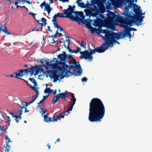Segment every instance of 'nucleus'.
I'll return each instance as SVG.
<instances>
[{
    "mask_svg": "<svg viewBox=\"0 0 152 152\" xmlns=\"http://www.w3.org/2000/svg\"><path fill=\"white\" fill-rule=\"evenodd\" d=\"M69 65L66 64L63 66L65 69H67L69 74L72 75L73 74L75 76H80L82 73L81 67L79 61L73 58L72 61H70Z\"/></svg>",
    "mask_w": 152,
    "mask_h": 152,
    "instance_id": "nucleus-4",
    "label": "nucleus"
},
{
    "mask_svg": "<svg viewBox=\"0 0 152 152\" xmlns=\"http://www.w3.org/2000/svg\"><path fill=\"white\" fill-rule=\"evenodd\" d=\"M14 74H14V73L13 74H10L9 75H8V76H7V77H15V75H14Z\"/></svg>",
    "mask_w": 152,
    "mask_h": 152,
    "instance_id": "nucleus-62",
    "label": "nucleus"
},
{
    "mask_svg": "<svg viewBox=\"0 0 152 152\" xmlns=\"http://www.w3.org/2000/svg\"><path fill=\"white\" fill-rule=\"evenodd\" d=\"M21 115L20 114H19L18 115H16V118H15V119L16 121V122L18 123L19 122V120L18 119V118L19 120H21Z\"/></svg>",
    "mask_w": 152,
    "mask_h": 152,
    "instance_id": "nucleus-35",
    "label": "nucleus"
},
{
    "mask_svg": "<svg viewBox=\"0 0 152 152\" xmlns=\"http://www.w3.org/2000/svg\"><path fill=\"white\" fill-rule=\"evenodd\" d=\"M22 69L23 71V72H24L25 73L27 74V73L31 71L30 70H31V68H29L27 69Z\"/></svg>",
    "mask_w": 152,
    "mask_h": 152,
    "instance_id": "nucleus-36",
    "label": "nucleus"
},
{
    "mask_svg": "<svg viewBox=\"0 0 152 152\" xmlns=\"http://www.w3.org/2000/svg\"><path fill=\"white\" fill-rule=\"evenodd\" d=\"M28 80H30L34 85V86H37V83L34 78H29Z\"/></svg>",
    "mask_w": 152,
    "mask_h": 152,
    "instance_id": "nucleus-31",
    "label": "nucleus"
},
{
    "mask_svg": "<svg viewBox=\"0 0 152 152\" xmlns=\"http://www.w3.org/2000/svg\"><path fill=\"white\" fill-rule=\"evenodd\" d=\"M48 95L43 96L42 99H43L45 101V100L48 98Z\"/></svg>",
    "mask_w": 152,
    "mask_h": 152,
    "instance_id": "nucleus-61",
    "label": "nucleus"
},
{
    "mask_svg": "<svg viewBox=\"0 0 152 152\" xmlns=\"http://www.w3.org/2000/svg\"><path fill=\"white\" fill-rule=\"evenodd\" d=\"M50 4H49V3L48 4L46 2V4L45 5L44 10H47V9L50 7Z\"/></svg>",
    "mask_w": 152,
    "mask_h": 152,
    "instance_id": "nucleus-42",
    "label": "nucleus"
},
{
    "mask_svg": "<svg viewBox=\"0 0 152 152\" xmlns=\"http://www.w3.org/2000/svg\"><path fill=\"white\" fill-rule=\"evenodd\" d=\"M65 67L62 65L58 66V69L59 71L60 72H58L57 74L60 75H57V76L59 77V81H60L61 80L63 79L64 77H68L70 76H72L71 74H69V72L67 70V69H65Z\"/></svg>",
    "mask_w": 152,
    "mask_h": 152,
    "instance_id": "nucleus-9",
    "label": "nucleus"
},
{
    "mask_svg": "<svg viewBox=\"0 0 152 152\" xmlns=\"http://www.w3.org/2000/svg\"><path fill=\"white\" fill-rule=\"evenodd\" d=\"M53 91V90L51 89L50 87H49L48 89H45L44 91V93L45 94H48V95H49V94Z\"/></svg>",
    "mask_w": 152,
    "mask_h": 152,
    "instance_id": "nucleus-27",
    "label": "nucleus"
},
{
    "mask_svg": "<svg viewBox=\"0 0 152 152\" xmlns=\"http://www.w3.org/2000/svg\"><path fill=\"white\" fill-rule=\"evenodd\" d=\"M84 11L86 17L90 18L91 17H95L104 13V6H99V7L94 6L93 8L91 7H86L84 10Z\"/></svg>",
    "mask_w": 152,
    "mask_h": 152,
    "instance_id": "nucleus-5",
    "label": "nucleus"
},
{
    "mask_svg": "<svg viewBox=\"0 0 152 152\" xmlns=\"http://www.w3.org/2000/svg\"><path fill=\"white\" fill-rule=\"evenodd\" d=\"M42 67L43 66L41 65H36V66H34L33 68L35 70H38L39 71V70L42 68Z\"/></svg>",
    "mask_w": 152,
    "mask_h": 152,
    "instance_id": "nucleus-33",
    "label": "nucleus"
},
{
    "mask_svg": "<svg viewBox=\"0 0 152 152\" xmlns=\"http://www.w3.org/2000/svg\"><path fill=\"white\" fill-rule=\"evenodd\" d=\"M21 103L22 105H24L26 107H27L30 104H29L28 102H25L24 101L21 102Z\"/></svg>",
    "mask_w": 152,
    "mask_h": 152,
    "instance_id": "nucleus-41",
    "label": "nucleus"
},
{
    "mask_svg": "<svg viewBox=\"0 0 152 152\" xmlns=\"http://www.w3.org/2000/svg\"><path fill=\"white\" fill-rule=\"evenodd\" d=\"M29 14L31 15L35 20H37L35 17V16L37 15L36 14H34V13L30 12H29Z\"/></svg>",
    "mask_w": 152,
    "mask_h": 152,
    "instance_id": "nucleus-43",
    "label": "nucleus"
},
{
    "mask_svg": "<svg viewBox=\"0 0 152 152\" xmlns=\"http://www.w3.org/2000/svg\"><path fill=\"white\" fill-rule=\"evenodd\" d=\"M46 4L45 1L42 3L40 5V6L41 7V9H42L43 8V7H45V5Z\"/></svg>",
    "mask_w": 152,
    "mask_h": 152,
    "instance_id": "nucleus-48",
    "label": "nucleus"
},
{
    "mask_svg": "<svg viewBox=\"0 0 152 152\" xmlns=\"http://www.w3.org/2000/svg\"><path fill=\"white\" fill-rule=\"evenodd\" d=\"M5 139L6 140H7V142L6 143H9L10 142H12V141H10V139L8 137V136L7 135H6V136L5 137Z\"/></svg>",
    "mask_w": 152,
    "mask_h": 152,
    "instance_id": "nucleus-47",
    "label": "nucleus"
},
{
    "mask_svg": "<svg viewBox=\"0 0 152 152\" xmlns=\"http://www.w3.org/2000/svg\"><path fill=\"white\" fill-rule=\"evenodd\" d=\"M95 17L96 18L94 19H90L91 18L88 17V18L86 19V21L88 23H90L91 24L92 22H93L92 23V25L95 26V27H97V24L96 23L97 22L99 21V20L102 21V20H103V19H104V16L102 14L100 15H98L97 16H95Z\"/></svg>",
    "mask_w": 152,
    "mask_h": 152,
    "instance_id": "nucleus-11",
    "label": "nucleus"
},
{
    "mask_svg": "<svg viewBox=\"0 0 152 152\" xmlns=\"http://www.w3.org/2000/svg\"><path fill=\"white\" fill-rule=\"evenodd\" d=\"M9 114H10L11 115H12V117L13 118H16V115H15V114H14L13 113H11V112H9Z\"/></svg>",
    "mask_w": 152,
    "mask_h": 152,
    "instance_id": "nucleus-55",
    "label": "nucleus"
},
{
    "mask_svg": "<svg viewBox=\"0 0 152 152\" xmlns=\"http://www.w3.org/2000/svg\"><path fill=\"white\" fill-rule=\"evenodd\" d=\"M78 3L77 4V6L78 7H80L82 8H85L86 7L85 6V4L83 2H77Z\"/></svg>",
    "mask_w": 152,
    "mask_h": 152,
    "instance_id": "nucleus-28",
    "label": "nucleus"
},
{
    "mask_svg": "<svg viewBox=\"0 0 152 152\" xmlns=\"http://www.w3.org/2000/svg\"><path fill=\"white\" fill-rule=\"evenodd\" d=\"M70 96L71 97V102H69V107L70 109L68 110L69 111H71L73 109V107L74 104L75 103V102L76 100V99L75 98L74 94L69 92Z\"/></svg>",
    "mask_w": 152,
    "mask_h": 152,
    "instance_id": "nucleus-15",
    "label": "nucleus"
},
{
    "mask_svg": "<svg viewBox=\"0 0 152 152\" xmlns=\"http://www.w3.org/2000/svg\"><path fill=\"white\" fill-rule=\"evenodd\" d=\"M40 110H41L42 113H41V115L42 116H43V115L45 114H47L48 113V111L47 109H44L43 108L40 107L39 108Z\"/></svg>",
    "mask_w": 152,
    "mask_h": 152,
    "instance_id": "nucleus-34",
    "label": "nucleus"
},
{
    "mask_svg": "<svg viewBox=\"0 0 152 152\" xmlns=\"http://www.w3.org/2000/svg\"><path fill=\"white\" fill-rule=\"evenodd\" d=\"M44 121L46 122H53L52 118L51 117H48L47 116V114L44 115Z\"/></svg>",
    "mask_w": 152,
    "mask_h": 152,
    "instance_id": "nucleus-24",
    "label": "nucleus"
},
{
    "mask_svg": "<svg viewBox=\"0 0 152 152\" xmlns=\"http://www.w3.org/2000/svg\"><path fill=\"white\" fill-rule=\"evenodd\" d=\"M68 115V114H65V113L63 112V113H61V114H60L58 116L60 119H61V118H64V117L65 115L67 116Z\"/></svg>",
    "mask_w": 152,
    "mask_h": 152,
    "instance_id": "nucleus-38",
    "label": "nucleus"
},
{
    "mask_svg": "<svg viewBox=\"0 0 152 152\" xmlns=\"http://www.w3.org/2000/svg\"><path fill=\"white\" fill-rule=\"evenodd\" d=\"M6 25L5 24H4V29H2V31H3L4 33H5V32H7L8 31V29L7 28L6 26Z\"/></svg>",
    "mask_w": 152,
    "mask_h": 152,
    "instance_id": "nucleus-45",
    "label": "nucleus"
},
{
    "mask_svg": "<svg viewBox=\"0 0 152 152\" xmlns=\"http://www.w3.org/2000/svg\"><path fill=\"white\" fill-rule=\"evenodd\" d=\"M59 39H58V40H56V41H55L54 39L53 38V42H52V43H56L57 45H58V42H59Z\"/></svg>",
    "mask_w": 152,
    "mask_h": 152,
    "instance_id": "nucleus-51",
    "label": "nucleus"
},
{
    "mask_svg": "<svg viewBox=\"0 0 152 152\" xmlns=\"http://www.w3.org/2000/svg\"><path fill=\"white\" fill-rule=\"evenodd\" d=\"M52 22L53 23V24H55V23H57V20L56 19H53L52 20Z\"/></svg>",
    "mask_w": 152,
    "mask_h": 152,
    "instance_id": "nucleus-64",
    "label": "nucleus"
},
{
    "mask_svg": "<svg viewBox=\"0 0 152 152\" xmlns=\"http://www.w3.org/2000/svg\"><path fill=\"white\" fill-rule=\"evenodd\" d=\"M94 49H95L96 52L101 53L104 52V42L102 43L101 45L95 48L94 46Z\"/></svg>",
    "mask_w": 152,
    "mask_h": 152,
    "instance_id": "nucleus-18",
    "label": "nucleus"
},
{
    "mask_svg": "<svg viewBox=\"0 0 152 152\" xmlns=\"http://www.w3.org/2000/svg\"><path fill=\"white\" fill-rule=\"evenodd\" d=\"M56 14L58 17L61 18H66V16H64L63 15H64L63 13L62 14V13H57Z\"/></svg>",
    "mask_w": 152,
    "mask_h": 152,
    "instance_id": "nucleus-39",
    "label": "nucleus"
},
{
    "mask_svg": "<svg viewBox=\"0 0 152 152\" xmlns=\"http://www.w3.org/2000/svg\"><path fill=\"white\" fill-rule=\"evenodd\" d=\"M135 14H129L127 15L123 14L126 18H123L121 16H119V19L118 20H120V23L123 27L127 30L128 32L131 31H136L137 29L130 27H128V26H132L135 24L137 26L141 25L143 21V18L144 16L141 17L142 13H139L134 9Z\"/></svg>",
    "mask_w": 152,
    "mask_h": 152,
    "instance_id": "nucleus-3",
    "label": "nucleus"
},
{
    "mask_svg": "<svg viewBox=\"0 0 152 152\" xmlns=\"http://www.w3.org/2000/svg\"><path fill=\"white\" fill-rule=\"evenodd\" d=\"M53 122L57 121L58 120H60L58 116H56L52 118Z\"/></svg>",
    "mask_w": 152,
    "mask_h": 152,
    "instance_id": "nucleus-37",
    "label": "nucleus"
},
{
    "mask_svg": "<svg viewBox=\"0 0 152 152\" xmlns=\"http://www.w3.org/2000/svg\"><path fill=\"white\" fill-rule=\"evenodd\" d=\"M57 58L58 59H60V65L61 66L65 65L66 64L67 59L74 58L73 55L70 54H67L64 51H63L62 53L58 54L57 56Z\"/></svg>",
    "mask_w": 152,
    "mask_h": 152,
    "instance_id": "nucleus-8",
    "label": "nucleus"
},
{
    "mask_svg": "<svg viewBox=\"0 0 152 152\" xmlns=\"http://www.w3.org/2000/svg\"><path fill=\"white\" fill-rule=\"evenodd\" d=\"M90 31H91V33L92 34H94L95 32L96 34L97 33V31L98 30V28H94L92 27L91 28L89 29Z\"/></svg>",
    "mask_w": 152,
    "mask_h": 152,
    "instance_id": "nucleus-29",
    "label": "nucleus"
},
{
    "mask_svg": "<svg viewBox=\"0 0 152 152\" xmlns=\"http://www.w3.org/2000/svg\"><path fill=\"white\" fill-rule=\"evenodd\" d=\"M121 38H124L128 36L129 39L131 38L132 35L130 34V32H128L127 30L126 29L123 31V32L121 34Z\"/></svg>",
    "mask_w": 152,
    "mask_h": 152,
    "instance_id": "nucleus-20",
    "label": "nucleus"
},
{
    "mask_svg": "<svg viewBox=\"0 0 152 152\" xmlns=\"http://www.w3.org/2000/svg\"><path fill=\"white\" fill-rule=\"evenodd\" d=\"M83 24L85 25L86 28L89 29L92 27L91 26V24L90 23H88L87 21L84 22V23Z\"/></svg>",
    "mask_w": 152,
    "mask_h": 152,
    "instance_id": "nucleus-30",
    "label": "nucleus"
},
{
    "mask_svg": "<svg viewBox=\"0 0 152 152\" xmlns=\"http://www.w3.org/2000/svg\"><path fill=\"white\" fill-rule=\"evenodd\" d=\"M55 28H57L58 30V28L60 26L57 23H55L53 24Z\"/></svg>",
    "mask_w": 152,
    "mask_h": 152,
    "instance_id": "nucleus-52",
    "label": "nucleus"
},
{
    "mask_svg": "<svg viewBox=\"0 0 152 152\" xmlns=\"http://www.w3.org/2000/svg\"><path fill=\"white\" fill-rule=\"evenodd\" d=\"M58 70H50L48 71V74L46 75V76L48 77L49 76L51 78H53V82H56L58 80H59V77L57 75H60L57 74Z\"/></svg>",
    "mask_w": 152,
    "mask_h": 152,
    "instance_id": "nucleus-13",
    "label": "nucleus"
},
{
    "mask_svg": "<svg viewBox=\"0 0 152 152\" xmlns=\"http://www.w3.org/2000/svg\"><path fill=\"white\" fill-rule=\"evenodd\" d=\"M10 145L8 144V143H7V144H6V146L5 147V149L6 150H5L4 151H7V152H9V151L10 150L9 148H10Z\"/></svg>",
    "mask_w": 152,
    "mask_h": 152,
    "instance_id": "nucleus-40",
    "label": "nucleus"
},
{
    "mask_svg": "<svg viewBox=\"0 0 152 152\" xmlns=\"http://www.w3.org/2000/svg\"><path fill=\"white\" fill-rule=\"evenodd\" d=\"M78 44L81 47L84 48L85 49H86V45L87 44L86 42H84L83 40L81 41V43H79L80 42V41H78Z\"/></svg>",
    "mask_w": 152,
    "mask_h": 152,
    "instance_id": "nucleus-26",
    "label": "nucleus"
},
{
    "mask_svg": "<svg viewBox=\"0 0 152 152\" xmlns=\"http://www.w3.org/2000/svg\"><path fill=\"white\" fill-rule=\"evenodd\" d=\"M125 4L124 0H105V4L106 7H105V11L106 9L109 10L111 5L112 4L114 7H118L120 4Z\"/></svg>",
    "mask_w": 152,
    "mask_h": 152,
    "instance_id": "nucleus-10",
    "label": "nucleus"
},
{
    "mask_svg": "<svg viewBox=\"0 0 152 152\" xmlns=\"http://www.w3.org/2000/svg\"><path fill=\"white\" fill-rule=\"evenodd\" d=\"M74 11L72 9V7L71 5H69L67 9L63 10V14L66 15V18H68L67 16H70L71 14H73Z\"/></svg>",
    "mask_w": 152,
    "mask_h": 152,
    "instance_id": "nucleus-17",
    "label": "nucleus"
},
{
    "mask_svg": "<svg viewBox=\"0 0 152 152\" xmlns=\"http://www.w3.org/2000/svg\"><path fill=\"white\" fill-rule=\"evenodd\" d=\"M96 52L95 49L92 50L91 51H89L88 50H86L83 51H80V57L81 59L84 58L85 60H88L91 61L93 59L92 55L95 54Z\"/></svg>",
    "mask_w": 152,
    "mask_h": 152,
    "instance_id": "nucleus-7",
    "label": "nucleus"
},
{
    "mask_svg": "<svg viewBox=\"0 0 152 152\" xmlns=\"http://www.w3.org/2000/svg\"><path fill=\"white\" fill-rule=\"evenodd\" d=\"M30 87L33 90L35 91L36 93L37 92H39L38 91V89H39V87L32 86V85H30Z\"/></svg>",
    "mask_w": 152,
    "mask_h": 152,
    "instance_id": "nucleus-32",
    "label": "nucleus"
},
{
    "mask_svg": "<svg viewBox=\"0 0 152 152\" xmlns=\"http://www.w3.org/2000/svg\"><path fill=\"white\" fill-rule=\"evenodd\" d=\"M86 16L84 15L83 12H82L80 14L79 18L78 19V20L80 22L79 23H77L79 25L80 24V23H81L82 24H83L84 22H85L86 21V19H85V17Z\"/></svg>",
    "mask_w": 152,
    "mask_h": 152,
    "instance_id": "nucleus-22",
    "label": "nucleus"
},
{
    "mask_svg": "<svg viewBox=\"0 0 152 152\" xmlns=\"http://www.w3.org/2000/svg\"><path fill=\"white\" fill-rule=\"evenodd\" d=\"M40 21H42V23H44L45 22V21H47V20L44 18H41V20Z\"/></svg>",
    "mask_w": 152,
    "mask_h": 152,
    "instance_id": "nucleus-59",
    "label": "nucleus"
},
{
    "mask_svg": "<svg viewBox=\"0 0 152 152\" xmlns=\"http://www.w3.org/2000/svg\"><path fill=\"white\" fill-rule=\"evenodd\" d=\"M60 98H61L62 100H66L67 96L69 95V93L67 91H65L64 92L59 94Z\"/></svg>",
    "mask_w": 152,
    "mask_h": 152,
    "instance_id": "nucleus-23",
    "label": "nucleus"
},
{
    "mask_svg": "<svg viewBox=\"0 0 152 152\" xmlns=\"http://www.w3.org/2000/svg\"><path fill=\"white\" fill-rule=\"evenodd\" d=\"M39 71L40 72V73H41V72L43 73V75H45L46 74L45 72L44 69L42 68L41 69H40V70H39Z\"/></svg>",
    "mask_w": 152,
    "mask_h": 152,
    "instance_id": "nucleus-54",
    "label": "nucleus"
},
{
    "mask_svg": "<svg viewBox=\"0 0 152 152\" xmlns=\"http://www.w3.org/2000/svg\"><path fill=\"white\" fill-rule=\"evenodd\" d=\"M103 21H99L97 22V27H98V30L97 31V33L96 34L98 35H100V34L102 33V31L101 30L102 28L104 27V19L102 20Z\"/></svg>",
    "mask_w": 152,
    "mask_h": 152,
    "instance_id": "nucleus-16",
    "label": "nucleus"
},
{
    "mask_svg": "<svg viewBox=\"0 0 152 152\" xmlns=\"http://www.w3.org/2000/svg\"><path fill=\"white\" fill-rule=\"evenodd\" d=\"M45 67L46 69H48L51 68H53L55 66V63H51L49 59H48L46 60L45 63Z\"/></svg>",
    "mask_w": 152,
    "mask_h": 152,
    "instance_id": "nucleus-21",
    "label": "nucleus"
},
{
    "mask_svg": "<svg viewBox=\"0 0 152 152\" xmlns=\"http://www.w3.org/2000/svg\"><path fill=\"white\" fill-rule=\"evenodd\" d=\"M88 80V78L86 77H85L81 79V81L83 82H86Z\"/></svg>",
    "mask_w": 152,
    "mask_h": 152,
    "instance_id": "nucleus-46",
    "label": "nucleus"
},
{
    "mask_svg": "<svg viewBox=\"0 0 152 152\" xmlns=\"http://www.w3.org/2000/svg\"><path fill=\"white\" fill-rule=\"evenodd\" d=\"M90 3L88 1H87L86 3L85 4L86 8V7H90V6H96L99 7L104 6L103 4L100 0H90Z\"/></svg>",
    "mask_w": 152,
    "mask_h": 152,
    "instance_id": "nucleus-12",
    "label": "nucleus"
},
{
    "mask_svg": "<svg viewBox=\"0 0 152 152\" xmlns=\"http://www.w3.org/2000/svg\"><path fill=\"white\" fill-rule=\"evenodd\" d=\"M20 79L23 80V81H24V82H26V84L29 86L30 87V86L29 85H31V84H29L28 83V81H26V80H25L22 79V78H20Z\"/></svg>",
    "mask_w": 152,
    "mask_h": 152,
    "instance_id": "nucleus-57",
    "label": "nucleus"
},
{
    "mask_svg": "<svg viewBox=\"0 0 152 152\" xmlns=\"http://www.w3.org/2000/svg\"><path fill=\"white\" fill-rule=\"evenodd\" d=\"M31 71L29 72H30V76H32L33 75H34V69L33 68H31V70H30Z\"/></svg>",
    "mask_w": 152,
    "mask_h": 152,
    "instance_id": "nucleus-50",
    "label": "nucleus"
},
{
    "mask_svg": "<svg viewBox=\"0 0 152 152\" xmlns=\"http://www.w3.org/2000/svg\"><path fill=\"white\" fill-rule=\"evenodd\" d=\"M58 36V34H55L54 35H52L51 36V38H52L53 39V38L54 39V38H56Z\"/></svg>",
    "mask_w": 152,
    "mask_h": 152,
    "instance_id": "nucleus-58",
    "label": "nucleus"
},
{
    "mask_svg": "<svg viewBox=\"0 0 152 152\" xmlns=\"http://www.w3.org/2000/svg\"><path fill=\"white\" fill-rule=\"evenodd\" d=\"M58 58H53V60H55V65H56V64H60V62H59L58 60Z\"/></svg>",
    "mask_w": 152,
    "mask_h": 152,
    "instance_id": "nucleus-49",
    "label": "nucleus"
},
{
    "mask_svg": "<svg viewBox=\"0 0 152 152\" xmlns=\"http://www.w3.org/2000/svg\"><path fill=\"white\" fill-rule=\"evenodd\" d=\"M14 74L15 75V78L20 79L21 78L19 77H22L24 75V73H23V71L22 69L19 70L17 72H15L14 73Z\"/></svg>",
    "mask_w": 152,
    "mask_h": 152,
    "instance_id": "nucleus-19",
    "label": "nucleus"
},
{
    "mask_svg": "<svg viewBox=\"0 0 152 152\" xmlns=\"http://www.w3.org/2000/svg\"><path fill=\"white\" fill-rule=\"evenodd\" d=\"M53 10L52 8L51 7H50L49 8H48L47 9V10H44L45 11H46L47 10H48L49 11L51 12Z\"/></svg>",
    "mask_w": 152,
    "mask_h": 152,
    "instance_id": "nucleus-60",
    "label": "nucleus"
},
{
    "mask_svg": "<svg viewBox=\"0 0 152 152\" xmlns=\"http://www.w3.org/2000/svg\"><path fill=\"white\" fill-rule=\"evenodd\" d=\"M124 1L125 2V7L124 9V12L123 14L127 15L129 14H132V12H129V9L133 7V9L134 12V10L135 9L136 11L139 13H142V10L140 9V7L138 6L136 4L134 3V0H124Z\"/></svg>",
    "mask_w": 152,
    "mask_h": 152,
    "instance_id": "nucleus-6",
    "label": "nucleus"
},
{
    "mask_svg": "<svg viewBox=\"0 0 152 152\" xmlns=\"http://www.w3.org/2000/svg\"><path fill=\"white\" fill-rule=\"evenodd\" d=\"M107 12L108 13L106 14L107 17L105 18V27L110 31L105 29V50L109 47H112L114 42L119 44L115 39L118 40L121 38L120 37L121 34L113 32L115 30V21L119 19L118 15L110 11Z\"/></svg>",
    "mask_w": 152,
    "mask_h": 152,
    "instance_id": "nucleus-1",
    "label": "nucleus"
},
{
    "mask_svg": "<svg viewBox=\"0 0 152 152\" xmlns=\"http://www.w3.org/2000/svg\"><path fill=\"white\" fill-rule=\"evenodd\" d=\"M46 60H44L43 59L41 60V65L42 66L44 67L45 66H45V65L44 64V62Z\"/></svg>",
    "mask_w": 152,
    "mask_h": 152,
    "instance_id": "nucleus-53",
    "label": "nucleus"
},
{
    "mask_svg": "<svg viewBox=\"0 0 152 152\" xmlns=\"http://www.w3.org/2000/svg\"><path fill=\"white\" fill-rule=\"evenodd\" d=\"M88 120L91 122H99L104 115V107L101 100L95 98L90 103Z\"/></svg>",
    "mask_w": 152,
    "mask_h": 152,
    "instance_id": "nucleus-2",
    "label": "nucleus"
},
{
    "mask_svg": "<svg viewBox=\"0 0 152 152\" xmlns=\"http://www.w3.org/2000/svg\"><path fill=\"white\" fill-rule=\"evenodd\" d=\"M39 94V92H36V94L35 95H34V96H32V97L33 98H35L34 99H35V100L37 99L38 97Z\"/></svg>",
    "mask_w": 152,
    "mask_h": 152,
    "instance_id": "nucleus-44",
    "label": "nucleus"
},
{
    "mask_svg": "<svg viewBox=\"0 0 152 152\" xmlns=\"http://www.w3.org/2000/svg\"><path fill=\"white\" fill-rule=\"evenodd\" d=\"M82 12H78L77 11H74L73 14H74L75 17L74 16L73 14H71L70 16H67L68 18L70 19L72 21H75L77 23H79L80 22L78 20V19L79 18L80 15Z\"/></svg>",
    "mask_w": 152,
    "mask_h": 152,
    "instance_id": "nucleus-14",
    "label": "nucleus"
},
{
    "mask_svg": "<svg viewBox=\"0 0 152 152\" xmlns=\"http://www.w3.org/2000/svg\"><path fill=\"white\" fill-rule=\"evenodd\" d=\"M76 50H77V51H78V52L79 53V52H80V50H81V49L79 47H77L76 48Z\"/></svg>",
    "mask_w": 152,
    "mask_h": 152,
    "instance_id": "nucleus-63",
    "label": "nucleus"
},
{
    "mask_svg": "<svg viewBox=\"0 0 152 152\" xmlns=\"http://www.w3.org/2000/svg\"><path fill=\"white\" fill-rule=\"evenodd\" d=\"M60 98V97L59 94L54 96L52 104H54L58 101Z\"/></svg>",
    "mask_w": 152,
    "mask_h": 152,
    "instance_id": "nucleus-25",
    "label": "nucleus"
},
{
    "mask_svg": "<svg viewBox=\"0 0 152 152\" xmlns=\"http://www.w3.org/2000/svg\"><path fill=\"white\" fill-rule=\"evenodd\" d=\"M59 42L60 43H63V45L64 46V48L66 47V45L65 44V43H66V41L62 42L60 40H59Z\"/></svg>",
    "mask_w": 152,
    "mask_h": 152,
    "instance_id": "nucleus-56",
    "label": "nucleus"
}]
</instances>
